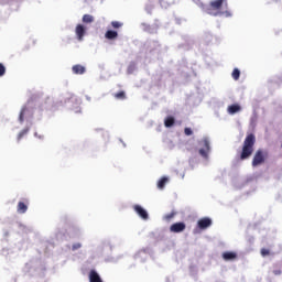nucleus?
<instances>
[{
    "mask_svg": "<svg viewBox=\"0 0 282 282\" xmlns=\"http://www.w3.org/2000/svg\"><path fill=\"white\" fill-rule=\"evenodd\" d=\"M254 144H257V137L254 135V133L247 134L242 143V149L239 152V159L240 160L250 159L252 153H254Z\"/></svg>",
    "mask_w": 282,
    "mask_h": 282,
    "instance_id": "nucleus-1",
    "label": "nucleus"
},
{
    "mask_svg": "<svg viewBox=\"0 0 282 282\" xmlns=\"http://www.w3.org/2000/svg\"><path fill=\"white\" fill-rule=\"evenodd\" d=\"M228 9V0H214L210 1L209 7L207 8V14L210 17H230L228 11H224L223 8Z\"/></svg>",
    "mask_w": 282,
    "mask_h": 282,
    "instance_id": "nucleus-2",
    "label": "nucleus"
},
{
    "mask_svg": "<svg viewBox=\"0 0 282 282\" xmlns=\"http://www.w3.org/2000/svg\"><path fill=\"white\" fill-rule=\"evenodd\" d=\"M198 144L202 147V149L198 151L199 155H202V158L205 160H208V153H210V139L205 137L198 141Z\"/></svg>",
    "mask_w": 282,
    "mask_h": 282,
    "instance_id": "nucleus-3",
    "label": "nucleus"
},
{
    "mask_svg": "<svg viewBox=\"0 0 282 282\" xmlns=\"http://www.w3.org/2000/svg\"><path fill=\"white\" fill-rule=\"evenodd\" d=\"M265 158H268V152L263 150H257L252 159V166H261V164L265 163Z\"/></svg>",
    "mask_w": 282,
    "mask_h": 282,
    "instance_id": "nucleus-4",
    "label": "nucleus"
},
{
    "mask_svg": "<svg viewBox=\"0 0 282 282\" xmlns=\"http://www.w3.org/2000/svg\"><path fill=\"white\" fill-rule=\"evenodd\" d=\"M75 34L77 36V41H83L87 34V28H85L83 24H77L75 28Z\"/></svg>",
    "mask_w": 282,
    "mask_h": 282,
    "instance_id": "nucleus-5",
    "label": "nucleus"
},
{
    "mask_svg": "<svg viewBox=\"0 0 282 282\" xmlns=\"http://www.w3.org/2000/svg\"><path fill=\"white\" fill-rule=\"evenodd\" d=\"M197 226L200 230H206V228H210V226H213V220L208 217L200 218L197 221Z\"/></svg>",
    "mask_w": 282,
    "mask_h": 282,
    "instance_id": "nucleus-6",
    "label": "nucleus"
},
{
    "mask_svg": "<svg viewBox=\"0 0 282 282\" xmlns=\"http://www.w3.org/2000/svg\"><path fill=\"white\" fill-rule=\"evenodd\" d=\"M133 210L141 217V219H149V213H147V209H143L142 206L140 205H134Z\"/></svg>",
    "mask_w": 282,
    "mask_h": 282,
    "instance_id": "nucleus-7",
    "label": "nucleus"
},
{
    "mask_svg": "<svg viewBox=\"0 0 282 282\" xmlns=\"http://www.w3.org/2000/svg\"><path fill=\"white\" fill-rule=\"evenodd\" d=\"M171 232H184L186 230V224L184 223H175L170 227Z\"/></svg>",
    "mask_w": 282,
    "mask_h": 282,
    "instance_id": "nucleus-8",
    "label": "nucleus"
},
{
    "mask_svg": "<svg viewBox=\"0 0 282 282\" xmlns=\"http://www.w3.org/2000/svg\"><path fill=\"white\" fill-rule=\"evenodd\" d=\"M89 282H102V278L97 273L96 270H90L88 274Z\"/></svg>",
    "mask_w": 282,
    "mask_h": 282,
    "instance_id": "nucleus-9",
    "label": "nucleus"
},
{
    "mask_svg": "<svg viewBox=\"0 0 282 282\" xmlns=\"http://www.w3.org/2000/svg\"><path fill=\"white\" fill-rule=\"evenodd\" d=\"M223 259L225 261H235V259H237V253L235 251H226L223 253Z\"/></svg>",
    "mask_w": 282,
    "mask_h": 282,
    "instance_id": "nucleus-10",
    "label": "nucleus"
},
{
    "mask_svg": "<svg viewBox=\"0 0 282 282\" xmlns=\"http://www.w3.org/2000/svg\"><path fill=\"white\" fill-rule=\"evenodd\" d=\"M227 111L228 113H230V116H235V113H239V111H241V106H239L238 104H234L231 106H228Z\"/></svg>",
    "mask_w": 282,
    "mask_h": 282,
    "instance_id": "nucleus-11",
    "label": "nucleus"
},
{
    "mask_svg": "<svg viewBox=\"0 0 282 282\" xmlns=\"http://www.w3.org/2000/svg\"><path fill=\"white\" fill-rule=\"evenodd\" d=\"M72 69H73V74H76V75H83L86 72L85 66L80 64L74 65Z\"/></svg>",
    "mask_w": 282,
    "mask_h": 282,
    "instance_id": "nucleus-12",
    "label": "nucleus"
},
{
    "mask_svg": "<svg viewBox=\"0 0 282 282\" xmlns=\"http://www.w3.org/2000/svg\"><path fill=\"white\" fill-rule=\"evenodd\" d=\"M18 213H20V215H23L25 213H28V202H19L18 203Z\"/></svg>",
    "mask_w": 282,
    "mask_h": 282,
    "instance_id": "nucleus-13",
    "label": "nucleus"
},
{
    "mask_svg": "<svg viewBox=\"0 0 282 282\" xmlns=\"http://www.w3.org/2000/svg\"><path fill=\"white\" fill-rule=\"evenodd\" d=\"M105 37L108 39V41H113L118 39V32L109 30L106 32Z\"/></svg>",
    "mask_w": 282,
    "mask_h": 282,
    "instance_id": "nucleus-14",
    "label": "nucleus"
},
{
    "mask_svg": "<svg viewBox=\"0 0 282 282\" xmlns=\"http://www.w3.org/2000/svg\"><path fill=\"white\" fill-rule=\"evenodd\" d=\"M166 184H169V177L163 176L158 182V188H160V191H162L164 188V186H166Z\"/></svg>",
    "mask_w": 282,
    "mask_h": 282,
    "instance_id": "nucleus-15",
    "label": "nucleus"
},
{
    "mask_svg": "<svg viewBox=\"0 0 282 282\" xmlns=\"http://www.w3.org/2000/svg\"><path fill=\"white\" fill-rule=\"evenodd\" d=\"M113 97L117 100H126L127 99V93H124V90H121V91L115 94Z\"/></svg>",
    "mask_w": 282,
    "mask_h": 282,
    "instance_id": "nucleus-16",
    "label": "nucleus"
},
{
    "mask_svg": "<svg viewBox=\"0 0 282 282\" xmlns=\"http://www.w3.org/2000/svg\"><path fill=\"white\" fill-rule=\"evenodd\" d=\"M165 127H173L175 124V118L173 117H167L164 121Z\"/></svg>",
    "mask_w": 282,
    "mask_h": 282,
    "instance_id": "nucleus-17",
    "label": "nucleus"
},
{
    "mask_svg": "<svg viewBox=\"0 0 282 282\" xmlns=\"http://www.w3.org/2000/svg\"><path fill=\"white\" fill-rule=\"evenodd\" d=\"M83 23H94V15L84 14L83 15Z\"/></svg>",
    "mask_w": 282,
    "mask_h": 282,
    "instance_id": "nucleus-18",
    "label": "nucleus"
},
{
    "mask_svg": "<svg viewBox=\"0 0 282 282\" xmlns=\"http://www.w3.org/2000/svg\"><path fill=\"white\" fill-rule=\"evenodd\" d=\"M231 76L234 80H239V77L241 76V70H239V68H235L231 73Z\"/></svg>",
    "mask_w": 282,
    "mask_h": 282,
    "instance_id": "nucleus-19",
    "label": "nucleus"
},
{
    "mask_svg": "<svg viewBox=\"0 0 282 282\" xmlns=\"http://www.w3.org/2000/svg\"><path fill=\"white\" fill-rule=\"evenodd\" d=\"M25 111H28V108L24 107L21 109L20 116H19V120L20 122H23L24 118H25Z\"/></svg>",
    "mask_w": 282,
    "mask_h": 282,
    "instance_id": "nucleus-20",
    "label": "nucleus"
},
{
    "mask_svg": "<svg viewBox=\"0 0 282 282\" xmlns=\"http://www.w3.org/2000/svg\"><path fill=\"white\" fill-rule=\"evenodd\" d=\"M173 217H175V212H172V213L165 215V216L163 217V219H164L165 221H171V219H173Z\"/></svg>",
    "mask_w": 282,
    "mask_h": 282,
    "instance_id": "nucleus-21",
    "label": "nucleus"
},
{
    "mask_svg": "<svg viewBox=\"0 0 282 282\" xmlns=\"http://www.w3.org/2000/svg\"><path fill=\"white\" fill-rule=\"evenodd\" d=\"M111 25L115 30H118L120 28H122V23L121 22H118V21H112L111 22Z\"/></svg>",
    "mask_w": 282,
    "mask_h": 282,
    "instance_id": "nucleus-22",
    "label": "nucleus"
},
{
    "mask_svg": "<svg viewBox=\"0 0 282 282\" xmlns=\"http://www.w3.org/2000/svg\"><path fill=\"white\" fill-rule=\"evenodd\" d=\"M260 253L262 257H270V249L262 248Z\"/></svg>",
    "mask_w": 282,
    "mask_h": 282,
    "instance_id": "nucleus-23",
    "label": "nucleus"
},
{
    "mask_svg": "<svg viewBox=\"0 0 282 282\" xmlns=\"http://www.w3.org/2000/svg\"><path fill=\"white\" fill-rule=\"evenodd\" d=\"M29 131H30L29 129L22 130V131L19 133V135H18V140H21V138H23V135H26Z\"/></svg>",
    "mask_w": 282,
    "mask_h": 282,
    "instance_id": "nucleus-24",
    "label": "nucleus"
},
{
    "mask_svg": "<svg viewBox=\"0 0 282 282\" xmlns=\"http://www.w3.org/2000/svg\"><path fill=\"white\" fill-rule=\"evenodd\" d=\"M6 76V66L0 63V77Z\"/></svg>",
    "mask_w": 282,
    "mask_h": 282,
    "instance_id": "nucleus-25",
    "label": "nucleus"
},
{
    "mask_svg": "<svg viewBox=\"0 0 282 282\" xmlns=\"http://www.w3.org/2000/svg\"><path fill=\"white\" fill-rule=\"evenodd\" d=\"M79 248H83V245H80V242H76L72 246V250H79Z\"/></svg>",
    "mask_w": 282,
    "mask_h": 282,
    "instance_id": "nucleus-26",
    "label": "nucleus"
},
{
    "mask_svg": "<svg viewBox=\"0 0 282 282\" xmlns=\"http://www.w3.org/2000/svg\"><path fill=\"white\" fill-rule=\"evenodd\" d=\"M184 133L185 135H193V130L191 128H185Z\"/></svg>",
    "mask_w": 282,
    "mask_h": 282,
    "instance_id": "nucleus-27",
    "label": "nucleus"
},
{
    "mask_svg": "<svg viewBox=\"0 0 282 282\" xmlns=\"http://www.w3.org/2000/svg\"><path fill=\"white\" fill-rule=\"evenodd\" d=\"M274 274H281V270L273 271Z\"/></svg>",
    "mask_w": 282,
    "mask_h": 282,
    "instance_id": "nucleus-28",
    "label": "nucleus"
}]
</instances>
